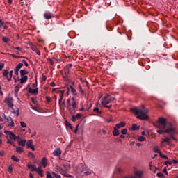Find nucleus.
I'll return each mask as SVG.
<instances>
[{
  "label": "nucleus",
  "instance_id": "f704fd0d",
  "mask_svg": "<svg viewBox=\"0 0 178 178\" xmlns=\"http://www.w3.org/2000/svg\"><path fill=\"white\" fill-rule=\"evenodd\" d=\"M109 97H111V95L106 93V95L102 99V101H107Z\"/></svg>",
  "mask_w": 178,
  "mask_h": 178
},
{
  "label": "nucleus",
  "instance_id": "0e129e2a",
  "mask_svg": "<svg viewBox=\"0 0 178 178\" xmlns=\"http://www.w3.org/2000/svg\"><path fill=\"white\" fill-rule=\"evenodd\" d=\"M149 166L150 168V170H152V161L149 163Z\"/></svg>",
  "mask_w": 178,
  "mask_h": 178
},
{
  "label": "nucleus",
  "instance_id": "de8ad7c7",
  "mask_svg": "<svg viewBox=\"0 0 178 178\" xmlns=\"http://www.w3.org/2000/svg\"><path fill=\"white\" fill-rule=\"evenodd\" d=\"M52 175H54V177L56 178H61L60 175H58V174L55 173V172H52Z\"/></svg>",
  "mask_w": 178,
  "mask_h": 178
},
{
  "label": "nucleus",
  "instance_id": "ea45409f",
  "mask_svg": "<svg viewBox=\"0 0 178 178\" xmlns=\"http://www.w3.org/2000/svg\"><path fill=\"white\" fill-rule=\"evenodd\" d=\"M93 112H96V113H102V112L101 111H99V108L95 107L94 109H93Z\"/></svg>",
  "mask_w": 178,
  "mask_h": 178
},
{
  "label": "nucleus",
  "instance_id": "ddd939ff",
  "mask_svg": "<svg viewBox=\"0 0 178 178\" xmlns=\"http://www.w3.org/2000/svg\"><path fill=\"white\" fill-rule=\"evenodd\" d=\"M23 83H18L15 87V92L16 94V95H17V92H19L20 88H22V87H23Z\"/></svg>",
  "mask_w": 178,
  "mask_h": 178
},
{
  "label": "nucleus",
  "instance_id": "0eeeda50",
  "mask_svg": "<svg viewBox=\"0 0 178 178\" xmlns=\"http://www.w3.org/2000/svg\"><path fill=\"white\" fill-rule=\"evenodd\" d=\"M35 172H38V173L39 176H40V177H44V174H43L44 170H42L41 165L36 168V170Z\"/></svg>",
  "mask_w": 178,
  "mask_h": 178
},
{
  "label": "nucleus",
  "instance_id": "e2e57ef3",
  "mask_svg": "<svg viewBox=\"0 0 178 178\" xmlns=\"http://www.w3.org/2000/svg\"><path fill=\"white\" fill-rule=\"evenodd\" d=\"M79 91H81V94H84V90L81 88V86H79Z\"/></svg>",
  "mask_w": 178,
  "mask_h": 178
},
{
  "label": "nucleus",
  "instance_id": "7c9ffc66",
  "mask_svg": "<svg viewBox=\"0 0 178 178\" xmlns=\"http://www.w3.org/2000/svg\"><path fill=\"white\" fill-rule=\"evenodd\" d=\"M8 74H9V71L8 70H4L3 72V76L4 77H6V79H8Z\"/></svg>",
  "mask_w": 178,
  "mask_h": 178
},
{
  "label": "nucleus",
  "instance_id": "3c124183",
  "mask_svg": "<svg viewBox=\"0 0 178 178\" xmlns=\"http://www.w3.org/2000/svg\"><path fill=\"white\" fill-rule=\"evenodd\" d=\"M170 138H172L175 141H177V139H176V138H175V136H173L172 134H170Z\"/></svg>",
  "mask_w": 178,
  "mask_h": 178
},
{
  "label": "nucleus",
  "instance_id": "72a5a7b5",
  "mask_svg": "<svg viewBox=\"0 0 178 178\" xmlns=\"http://www.w3.org/2000/svg\"><path fill=\"white\" fill-rule=\"evenodd\" d=\"M82 173H83L85 175V176H89V175H91V172L90 171H87V170H81V171Z\"/></svg>",
  "mask_w": 178,
  "mask_h": 178
},
{
  "label": "nucleus",
  "instance_id": "bb28decb",
  "mask_svg": "<svg viewBox=\"0 0 178 178\" xmlns=\"http://www.w3.org/2000/svg\"><path fill=\"white\" fill-rule=\"evenodd\" d=\"M131 130H132L133 131L136 130H140V127H138L136 124H133Z\"/></svg>",
  "mask_w": 178,
  "mask_h": 178
},
{
  "label": "nucleus",
  "instance_id": "680f3d73",
  "mask_svg": "<svg viewBox=\"0 0 178 178\" xmlns=\"http://www.w3.org/2000/svg\"><path fill=\"white\" fill-rule=\"evenodd\" d=\"M42 81H47V76L45 75H43L42 77Z\"/></svg>",
  "mask_w": 178,
  "mask_h": 178
},
{
  "label": "nucleus",
  "instance_id": "f03ea898",
  "mask_svg": "<svg viewBox=\"0 0 178 178\" xmlns=\"http://www.w3.org/2000/svg\"><path fill=\"white\" fill-rule=\"evenodd\" d=\"M169 127L164 131L162 129L157 130V133L159 134H163L164 133H168L170 134V133H175L176 131V128L173 127V125L170 123H168Z\"/></svg>",
  "mask_w": 178,
  "mask_h": 178
},
{
  "label": "nucleus",
  "instance_id": "c9c22d12",
  "mask_svg": "<svg viewBox=\"0 0 178 178\" xmlns=\"http://www.w3.org/2000/svg\"><path fill=\"white\" fill-rule=\"evenodd\" d=\"M65 125L67 127H70L71 130H73V127L72 126V124H70L69 122L65 121Z\"/></svg>",
  "mask_w": 178,
  "mask_h": 178
},
{
  "label": "nucleus",
  "instance_id": "e433bc0d",
  "mask_svg": "<svg viewBox=\"0 0 178 178\" xmlns=\"http://www.w3.org/2000/svg\"><path fill=\"white\" fill-rule=\"evenodd\" d=\"M23 67V63H19L15 67L17 70H20V68Z\"/></svg>",
  "mask_w": 178,
  "mask_h": 178
},
{
  "label": "nucleus",
  "instance_id": "4d7b16f0",
  "mask_svg": "<svg viewBox=\"0 0 178 178\" xmlns=\"http://www.w3.org/2000/svg\"><path fill=\"white\" fill-rule=\"evenodd\" d=\"M72 122H76V120H77V118H76V115H73L72 117Z\"/></svg>",
  "mask_w": 178,
  "mask_h": 178
},
{
  "label": "nucleus",
  "instance_id": "c756f323",
  "mask_svg": "<svg viewBox=\"0 0 178 178\" xmlns=\"http://www.w3.org/2000/svg\"><path fill=\"white\" fill-rule=\"evenodd\" d=\"M33 145V140H29L27 141L26 146H27L28 148H30Z\"/></svg>",
  "mask_w": 178,
  "mask_h": 178
},
{
  "label": "nucleus",
  "instance_id": "a878e982",
  "mask_svg": "<svg viewBox=\"0 0 178 178\" xmlns=\"http://www.w3.org/2000/svg\"><path fill=\"white\" fill-rule=\"evenodd\" d=\"M72 106L73 108L74 113H76V109H77V103L76 102H72Z\"/></svg>",
  "mask_w": 178,
  "mask_h": 178
},
{
  "label": "nucleus",
  "instance_id": "b1692460",
  "mask_svg": "<svg viewBox=\"0 0 178 178\" xmlns=\"http://www.w3.org/2000/svg\"><path fill=\"white\" fill-rule=\"evenodd\" d=\"M163 143H167L168 145H170V138L169 137H166L163 140L161 144H163Z\"/></svg>",
  "mask_w": 178,
  "mask_h": 178
},
{
  "label": "nucleus",
  "instance_id": "7ed1b4c3",
  "mask_svg": "<svg viewBox=\"0 0 178 178\" xmlns=\"http://www.w3.org/2000/svg\"><path fill=\"white\" fill-rule=\"evenodd\" d=\"M4 133L7 136H9V138L11 140H17V138H19V136H17L15 134H13V132L10 131H4Z\"/></svg>",
  "mask_w": 178,
  "mask_h": 178
},
{
  "label": "nucleus",
  "instance_id": "4be33fe9",
  "mask_svg": "<svg viewBox=\"0 0 178 178\" xmlns=\"http://www.w3.org/2000/svg\"><path fill=\"white\" fill-rule=\"evenodd\" d=\"M15 148H16V152L17 154H22V152H24L23 147H20L19 146H15Z\"/></svg>",
  "mask_w": 178,
  "mask_h": 178
},
{
  "label": "nucleus",
  "instance_id": "864d4df0",
  "mask_svg": "<svg viewBox=\"0 0 178 178\" xmlns=\"http://www.w3.org/2000/svg\"><path fill=\"white\" fill-rule=\"evenodd\" d=\"M29 156H31V158H34V154H33L31 152H29L28 153Z\"/></svg>",
  "mask_w": 178,
  "mask_h": 178
},
{
  "label": "nucleus",
  "instance_id": "6ab92c4d",
  "mask_svg": "<svg viewBox=\"0 0 178 178\" xmlns=\"http://www.w3.org/2000/svg\"><path fill=\"white\" fill-rule=\"evenodd\" d=\"M31 49H32V51L35 52L37 54V55H41V51H40V50L38 49L37 47L33 45L31 47Z\"/></svg>",
  "mask_w": 178,
  "mask_h": 178
},
{
  "label": "nucleus",
  "instance_id": "4c0bfd02",
  "mask_svg": "<svg viewBox=\"0 0 178 178\" xmlns=\"http://www.w3.org/2000/svg\"><path fill=\"white\" fill-rule=\"evenodd\" d=\"M11 159L14 161V162H19V159L16 157V156L13 155L11 156Z\"/></svg>",
  "mask_w": 178,
  "mask_h": 178
},
{
  "label": "nucleus",
  "instance_id": "2eb2a0df",
  "mask_svg": "<svg viewBox=\"0 0 178 178\" xmlns=\"http://www.w3.org/2000/svg\"><path fill=\"white\" fill-rule=\"evenodd\" d=\"M125 126H126V122H120V123L116 124L115 127L116 129H121V127H124Z\"/></svg>",
  "mask_w": 178,
  "mask_h": 178
},
{
  "label": "nucleus",
  "instance_id": "bf43d9fd",
  "mask_svg": "<svg viewBox=\"0 0 178 178\" xmlns=\"http://www.w3.org/2000/svg\"><path fill=\"white\" fill-rule=\"evenodd\" d=\"M4 66H5V64L1 63L0 64V70H2V69H3V67H4Z\"/></svg>",
  "mask_w": 178,
  "mask_h": 178
},
{
  "label": "nucleus",
  "instance_id": "774afa93",
  "mask_svg": "<svg viewBox=\"0 0 178 178\" xmlns=\"http://www.w3.org/2000/svg\"><path fill=\"white\" fill-rule=\"evenodd\" d=\"M172 163H174V165H176V163H178V161L176 159H173L172 160Z\"/></svg>",
  "mask_w": 178,
  "mask_h": 178
},
{
  "label": "nucleus",
  "instance_id": "a211bd4d",
  "mask_svg": "<svg viewBox=\"0 0 178 178\" xmlns=\"http://www.w3.org/2000/svg\"><path fill=\"white\" fill-rule=\"evenodd\" d=\"M63 170L65 172H69V170H70V164L69 163L63 164Z\"/></svg>",
  "mask_w": 178,
  "mask_h": 178
},
{
  "label": "nucleus",
  "instance_id": "49530a36",
  "mask_svg": "<svg viewBox=\"0 0 178 178\" xmlns=\"http://www.w3.org/2000/svg\"><path fill=\"white\" fill-rule=\"evenodd\" d=\"M7 144H10V145H13L14 147H16V145H15V143L13 142H12V140H10V139H8L7 140Z\"/></svg>",
  "mask_w": 178,
  "mask_h": 178
},
{
  "label": "nucleus",
  "instance_id": "052dcab7",
  "mask_svg": "<svg viewBox=\"0 0 178 178\" xmlns=\"http://www.w3.org/2000/svg\"><path fill=\"white\" fill-rule=\"evenodd\" d=\"M5 155V151H0V156H3Z\"/></svg>",
  "mask_w": 178,
  "mask_h": 178
},
{
  "label": "nucleus",
  "instance_id": "c85d7f7f",
  "mask_svg": "<svg viewBox=\"0 0 178 178\" xmlns=\"http://www.w3.org/2000/svg\"><path fill=\"white\" fill-rule=\"evenodd\" d=\"M108 103H105L104 102H102V104L103 105L104 108H107L108 109H111L112 108V105L108 106Z\"/></svg>",
  "mask_w": 178,
  "mask_h": 178
},
{
  "label": "nucleus",
  "instance_id": "37998d69",
  "mask_svg": "<svg viewBox=\"0 0 178 178\" xmlns=\"http://www.w3.org/2000/svg\"><path fill=\"white\" fill-rule=\"evenodd\" d=\"M75 117L76 118V119H81V118H83V114L81 113H77Z\"/></svg>",
  "mask_w": 178,
  "mask_h": 178
},
{
  "label": "nucleus",
  "instance_id": "f8f14e48",
  "mask_svg": "<svg viewBox=\"0 0 178 178\" xmlns=\"http://www.w3.org/2000/svg\"><path fill=\"white\" fill-rule=\"evenodd\" d=\"M27 168L30 169L31 172H35L37 166L35 165L27 164Z\"/></svg>",
  "mask_w": 178,
  "mask_h": 178
},
{
  "label": "nucleus",
  "instance_id": "338daca9",
  "mask_svg": "<svg viewBox=\"0 0 178 178\" xmlns=\"http://www.w3.org/2000/svg\"><path fill=\"white\" fill-rule=\"evenodd\" d=\"M163 172L168 175V171H167L166 167H165L164 169L163 170Z\"/></svg>",
  "mask_w": 178,
  "mask_h": 178
},
{
  "label": "nucleus",
  "instance_id": "aec40b11",
  "mask_svg": "<svg viewBox=\"0 0 178 178\" xmlns=\"http://www.w3.org/2000/svg\"><path fill=\"white\" fill-rule=\"evenodd\" d=\"M15 108H13L12 109H13V113H14V115H16V116H19V108L18 107H16V106H15Z\"/></svg>",
  "mask_w": 178,
  "mask_h": 178
},
{
  "label": "nucleus",
  "instance_id": "393cba45",
  "mask_svg": "<svg viewBox=\"0 0 178 178\" xmlns=\"http://www.w3.org/2000/svg\"><path fill=\"white\" fill-rule=\"evenodd\" d=\"M13 76V70H11L8 72V76H7V80L10 81L12 80V76Z\"/></svg>",
  "mask_w": 178,
  "mask_h": 178
},
{
  "label": "nucleus",
  "instance_id": "13d9d810",
  "mask_svg": "<svg viewBox=\"0 0 178 178\" xmlns=\"http://www.w3.org/2000/svg\"><path fill=\"white\" fill-rule=\"evenodd\" d=\"M15 74L16 76H19V70H16V68H15Z\"/></svg>",
  "mask_w": 178,
  "mask_h": 178
},
{
  "label": "nucleus",
  "instance_id": "6e6552de",
  "mask_svg": "<svg viewBox=\"0 0 178 178\" xmlns=\"http://www.w3.org/2000/svg\"><path fill=\"white\" fill-rule=\"evenodd\" d=\"M17 142L18 143V145L20 147H26V140H20V137H18L17 139Z\"/></svg>",
  "mask_w": 178,
  "mask_h": 178
},
{
  "label": "nucleus",
  "instance_id": "f3484780",
  "mask_svg": "<svg viewBox=\"0 0 178 178\" xmlns=\"http://www.w3.org/2000/svg\"><path fill=\"white\" fill-rule=\"evenodd\" d=\"M29 80V76H22L20 79V83L23 84V83H26Z\"/></svg>",
  "mask_w": 178,
  "mask_h": 178
},
{
  "label": "nucleus",
  "instance_id": "473e14b6",
  "mask_svg": "<svg viewBox=\"0 0 178 178\" xmlns=\"http://www.w3.org/2000/svg\"><path fill=\"white\" fill-rule=\"evenodd\" d=\"M9 119L10 120V127H15V122H13V119L12 117L9 116Z\"/></svg>",
  "mask_w": 178,
  "mask_h": 178
},
{
  "label": "nucleus",
  "instance_id": "6e6d98bb",
  "mask_svg": "<svg viewBox=\"0 0 178 178\" xmlns=\"http://www.w3.org/2000/svg\"><path fill=\"white\" fill-rule=\"evenodd\" d=\"M49 63H50V65H53L55 64V62H54V60H52V59H49Z\"/></svg>",
  "mask_w": 178,
  "mask_h": 178
},
{
  "label": "nucleus",
  "instance_id": "a18cd8bd",
  "mask_svg": "<svg viewBox=\"0 0 178 178\" xmlns=\"http://www.w3.org/2000/svg\"><path fill=\"white\" fill-rule=\"evenodd\" d=\"M121 133L123 136L127 134V129H124L121 131Z\"/></svg>",
  "mask_w": 178,
  "mask_h": 178
},
{
  "label": "nucleus",
  "instance_id": "9d476101",
  "mask_svg": "<svg viewBox=\"0 0 178 178\" xmlns=\"http://www.w3.org/2000/svg\"><path fill=\"white\" fill-rule=\"evenodd\" d=\"M29 92L30 94H33V95H37L38 94V88H36L35 89H33L32 88H29Z\"/></svg>",
  "mask_w": 178,
  "mask_h": 178
},
{
  "label": "nucleus",
  "instance_id": "20e7f679",
  "mask_svg": "<svg viewBox=\"0 0 178 178\" xmlns=\"http://www.w3.org/2000/svg\"><path fill=\"white\" fill-rule=\"evenodd\" d=\"M159 123L162 126L163 129H165L166 127V118H159Z\"/></svg>",
  "mask_w": 178,
  "mask_h": 178
},
{
  "label": "nucleus",
  "instance_id": "1a4fd4ad",
  "mask_svg": "<svg viewBox=\"0 0 178 178\" xmlns=\"http://www.w3.org/2000/svg\"><path fill=\"white\" fill-rule=\"evenodd\" d=\"M54 156H60L62 155V150H60V148H57L56 150L53 152Z\"/></svg>",
  "mask_w": 178,
  "mask_h": 178
},
{
  "label": "nucleus",
  "instance_id": "cd10ccee",
  "mask_svg": "<svg viewBox=\"0 0 178 178\" xmlns=\"http://www.w3.org/2000/svg\"><path fill=\"white\" fill-rule=\"evenodd\" d=\"M70 88L71 89V92H72L73 95H77V91L72 85L70 86Z\"/></svg>",
  "mask_w": 178,
  "mask_h": 178
},
{
  "label": "nucleus",
  "instance_id": "69168bd1",
  "mask_svg": "<svg viewBox=\"0 0 178 178\" xmlns=\"http://www.w3.org/2000/svg\"><path fill=\"white\" fill-rule=\"evenodd\" d=\"M65 177L74 178L73 176H72L70 174H66Z\"/></svg>",
  "mask_w": 178,
  "mask_h": 178
},
{
  "label": "nucleus",
  "instance_id": "412c9836",
  "mask_svg": "<svg viewBox=\"0 0 178 178\" xmlns=\"http://www.w3.org/2000/svg\"><path fill=\"white\" fill-rule=\"evenodd\" d=\"M116 99V97H111L110 99H107V100H102V102H104L105 104H111L112 101H115Z\"/></svg>",
  "mask_w": 178,
  "mask_h": 178
},
{
  "label": "nucleus",
  "instance_id": "09e8293b",
  "mask_svg": "<svg viewBox=\"0 0 178 178\" xmlns=\"http://www.w3.org/2000/svg\"><path fill=\"white\" fill-rule=\"evenodd\" d=\"M22 62L26 67H29V63H27V61H26V60H22Z\"/></svg>",
  "mask_w": 178,
  "mask_h": 178
},
{
  "label": "nucleus",
  "instance_id": "39448f33",
  "mask_svg": "<svg viewBox=\"0 0 178 178\" xmlns=\"http://www.w3.org/2000/svg\"><path fill=\"white\" fill-rule=\"evenodd\" d=\"M67 108L68 109L71 115H74V113H73V111H72V104H71V100L70 98L67 99Z\"/></svg>",
  "mask_w": 178,
  "mask_h": 178
},
{
  "label": "nucleus",
  "instance_id": "4468645a",
  "mask_svg": "<svg viewBox=\"0 0 178 178\" xmlns=\"http://www.w3.org/2000/svg\"><path fill=\"white\" fill-rule=\"evenodd\" d=\"M41 165H42L44 168H47V165H48V160L47 159V158L43 157V158L42 159Z\"/></svg>",
  "mask_w": 178,
  "mask_h": 178
},
{
  "label": "nucleus",
  "instance_id": "58836bf2",
  "mask_svg": "<svg viewBox=\"0 0 178 178\" xmlns=\"http://www.w3.org/2000/svg\"><path fill=\"white\" fill-rule=\"evenodd\" d=\"M2 42H5V44H8V42H9V38H8L6 37H3L2 38Z\"/></svg>",
  "mask_w": 178,
  "mask_h": 178
},
{
  "label": "nucleus",
  "instance_id": "dca6fc26",
  "mask_svg": "<svg viewBox=\"0 0 178 178\" xmlns=\"http://www.w3.org/2000/svg\"><path fill=\"white\" fill-rule=\"evenodd\" d=\"M119 134H120V132L119 131L118 128L114 127L113 131V136H114V137H116V136H119Z\"/></svg>",
  "mask_w": 178,
  "mask_h": 178
},
{
  "label": "nucleus",
  "instance_id": "603ef678",
  "mask_svg": "<svg viewBox=\"0 0 178 178\" xmlns=\"http://www.w3.org/2000/svg\"><path fill=\"white\" fill-rule=\"evenodd\" d=\"M46 100L48 102V104H49V102H51V97L47 96L46 97Z\"/></svg>",
  "mask_w": 178,
  "mask_h": 178
},
{
  "label": "nucleus",
  "instance_id": "a19ab883",
  "mask_svg": "<svg viewBox=\"0 0 178 178\" xmlns=\"http://www.w3.org/2000/svg\"><path fill=\"white\" fill-rule=\"evenodd\" d=\"M138 140V141H140V142L145 141V137H144V136H139Z\"/></svg>",
  "mask_w": 178,
  "mask_h": 178
},
{
  "label": "nucleus",
  "instance_id": "f257e3e1",
  "mask_svg": "<svg viewBox=\"0 0 178 178\" xmlns=\"http://www.w3.org/2000/svg\"><path fill=\"white\" fill-rule=\"evenodd\" d=\"M131 112H133L135 113V115H137V119H140V120H148V115H147V113L149 112L148 109H145V107L144 106H141L140 109H138L137 108H131Z\"/></svg>",
  "mask_w": 178,
  "mask_h": 178
},
{
  "label": "nucleus",
  "instance_id": "9b49d317",
  "mask_svg": "<svg viewBox=\"0 0 178 178\" xmlns=\"http://www.w3.org/2000/svg\"><path fill=\"white\" fill-rule=\"evenodd\" d=\"M6 101L9 108H13V103H12L13 99L12 97H8L7 99H6Z\"/></svg>",
  "mask_w": 178,
  "mask_h": 178
},
{
  "label": "nucleus",
  "instance_id": "5fc2aeb1",
  "mask_svg": "<svg viewBox=\"0 0 178 178\" xmlns=\"http://www.w3.org/2000/svg\"><path fill=\"white\" fill-rule=\"evenodd\" d=\"M157 177H162L163 176V174L161 172H158L156 174Z\"/></svg>",
  "mask_w": 178,
  "mask_h": 178
},
{
  "label": "nucleus",
  "instance_id": "423d86ee",
  "mask_svg": "<svg viewBox=\"0 0 178 178\" xmlns=\"http://www.w3.org/2000/svg\"><path fill=\"white\" fill-rule=\"evenodd\" d=\"M43 16H44V19H46V20H49L50 19H52V17H54V15L52 13H51L50 12L44 13Z\"/></svg>",
  "mask_w": 178,
  "mask_h": 178
},
{
  "label": "nucleus",
  "instance_id": "8fccbe9b",
  "mask_svg": "<svg viewBox=\"0 0 178 178\" xmlns=\"http://www.w3.org/2000/svg\"><path fill=\"white\" fill-rule=\"evenodd\" d=\"M47 178H54L52 177V175H51V172H49V171H47Z\"/></svg>",
  "mask_w": 178,
  "mask_h": 178
},
{
  "label": "nucleus",
  "instance_id": "2f4dec72",
  "mask_svg": "<svg viewBox=\"0 0 178 178\" xmlns=\"http://www.w3.org/2000/svg\"><path fill=\"white\" fill-rule=\"evenodd\" d=\"M153 151L156 154H161V150L159 149V147H155L154 148H153Z\"/></svg>",
  "mask_w": 178,
  "mask_h": 178
},
{
  "label": "nucleus",
  "instance_id": "5701e85b",
  "mask_svg": "<svg viewBox=\"0 0 178 178\" xmlns=\"http://www.w3.org/2000/svg\"><path fill=\"white\" fill-rule=\"evenodd\" d=\"M19 73L21 77H23V76H26V74H29V72L26 70H20Z\"/></svg>",
  "mask_w": 178,
  "mask_h": 178
},
{
  "label": "nucleus",
  "instance_id": "79ce46f5",
  "mask_svg": "<svg viewBox=\"0 0 178 178\" xmlns=\"http://www.w3.org/2000/svg\"><path fill=\"white\" fill-rule=\"evenodd\" d=\"M13 168L12 167V165H10L8 166V172L9 173H13Z\"/></svg>",
  "mask_w": 178,
  "mask_h": 178
},
{
  "label": "nucleus",
  "instance_id": "c03bdc74",
  "mask_svg": "<svg viewBox=\"0 0 178 178\" xmlns=\"http://www.w3.org/2000/svg\"><path fill=\"white\" fill-rule=\"evenodd\" d=\"M19 123L22 127H27V124H26V122L21 121Z\"/></svg>",
  "mask_w": 178,
  "mask_h": 178
}]
</instances>
